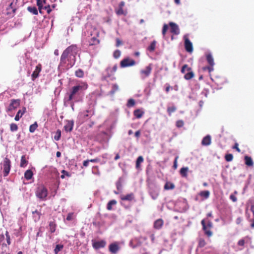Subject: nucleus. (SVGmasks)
Wrapping results in <instances>:
<instances>
[{"mask_svg":"<svg viewBox=\"0 0 254 254\" xmlns=\"http://www.w3.org/2000/svg\"><path fill=\"white\" fill-rule=\"evenodd\" d=\"M20 105V101L19 100H11L9 105L7 108V111L11 112L14 111Z\"/></svg>","mask_w":254,"mask_h":254,"instance_id":"4","label":"nucleus"},{"mask_svg":"<svg viewBox=\"0 0 254 254\" xmlns=\"http://www.w3.org/2000/svg\"><path fill=\"white\" fill-rule=\"evenodd\" d=\"M238 146H239L238 143L236 142L235 143L234 145L233 146V149H236L237 150V151H238V152H240L241 150L239 148Z\"/></svg>","mask_w":254,"mask_h":254,"instance_id":"49","label":"nucleus"},{"mask_svg":"<svg viewBox=\"0 0 254 254\" xmlns=\"http://www.w3.org/2000/svg\"><path fill=\"white\" fill-rule=\"evenodd\" d=\"M155 47H156V42L153 41L151 43L150 45L148 47V50H149L151 52H152L154 51Z\"/></svg>","mask_w":254,"mask_h":254,"instance_id":"32","label":"nucleus"},{"mask_svg":"<svg viewBox=\"0 0 254 254\" xmlns=\"http://www.w3.org/2000/svg\"><path fill=\"white\" fill-rule=\"evenodd\" d=\"M26 111L25 108L22 109V110H20L17 112L15 117V120L16 121H18L19 120L20 118L22 116V115L25 113Z\"/></svg>","mask_w":254,"mask_h":254,"instance_id":"21","label":"nucleus"},{"mask_svg":"<svg viewBox=\"0 0 254 254\" xmlns=\"http://www.w3.org/2000/svg\"><path fill=\"white\" fill-rule=\"evenodd\" d=\"M135 61L129 58H127L123 60L120 63L122 67L132 66L135 65Z\"/></svg>","mask_w":254,"mask_h":254,"instance_id":"5","label":"nucleus"},{"mask_svg":"<svg viewBox=\"0 0 254 254\" xmlns=\"http://www.w3.org/2000/svg\"><path fill=\"white\" fill-rule=\"evenodd\" d=\"M28 163V161L25 159V156H22L21 158L20 166L21 167H25Z\"/></svg>","mask_w":254,"mask_h":254,"instance_id":"29","label":"nucleus"},{"mask_svg":"<svg viewBox=\"0 0 254 254\" xmlns=\"http://www.w3.org/2000/svg\"><path fill=\"white\" fill-rule=\"evenodd\" d=\"M105 245L106 242L103 240L100 241L94 242L93 243V247L96 249L103 248L105 246Z\"/></svg>","mask_w":254,"mask_h":254,"instance_id":"15","label":"nucleus"},{"mask_svg":"<svg viewBox=\"0 0 254 254\" xmlns=\"http://www.w3.org/2000/svg\"><path fill=\"white\" fill-rule=\"evenodd\" d=\"M121 199L123 200H131L133 199L132 194H128L126 195H122Z\"/></svg>","mask_w":254,"mask_h":254,"instance_id":"30","label":"nucleus"},{"mask_svg":"<svg viewBox=\"0 0 254 254\" xmlns=\"http://www.w3.org/2000/svg\"><path fill=\"white\" fill-rule=\"evenodd\" d=\"M87 88V84L85 83H81L77 86H74L72 88L71 93L69 96V100H71L72 99L73 95L76 94L77 92L83 90H85Z\"/></svg>","mask_w":254,"mask_h":254,"instance_id":"1","label":"nucleus"},{"mask_svg":"<svg viewBox=\"0 0 254 254\" xmlns=\"http://www.w3.org/2000/svg\"><path fill=\"white\" fill-rule=\"evenodd\" d=\"M75 75L78 77H82L84 75L83 71L79 69L75 71Z\"/></svg>","mask_w":254,"mask_h":254,"instance_id":"42","label":"nucleus"},{"mask_svg":"<svg viewBox=\"0 0 254 254\" xmlns=\"http://www.w3.org/2000/svg\"><path fill=\"white\" fill-rule=\"evenodd\" d=\"M61 136V130H57L56 132V134L54 136V139L56 140H59L60 139Z\"/></svg>","mask_w":254,"mask_h":254,"instance_id":"40","label":"nucleus"},{"mask_svg":"<svg viewBox=\"0 0 254 254\" xmlns=\"http://www.w3.org/2000/svg\"><path fill=\"white\" fill-rule=\"evenodd\" d=\"M175 187L174 185L171 182H167L164 186V189L166 190L173 189Z\"/></svg>","mask_w":254,"mask_h":254,"instance_id":"28","label":"nucleus"},{"mask_svg":"<svg viewBox=\"0 0 254 254\" xmlns=\"http://www.w3.org/2000/svg\"><path fill=\"white\" fill-rule=\"evenodd\" d=\"M74 122L73 121H67L64 127L65 130L67 132L71 131L73 127Z\"/></svg>","mask_w":254,"mask_h":254,"instance_id":"14","label":"nucleus"},{"mask_svg":"<svg viewBox=\"0 0 254 254\" xmlns=\"http://www.w3.org/2000/svg\"><path fill=\"white\" fill-rule=\"evenodd\" d=\"M181 71L185 74L184 77L186 79H190V70L187 65L185 64L183 66Z\"/></svg>","mask_w":254,"mask_h":254,"instance_id":"8","label":"nucleus"},{"mask_svg":"<svg viewBox=\"0 0 254 254\" xmlns=\"http://www.w3.org/2000/svg\"><path fill=\"white\" fill-rule=\"evenodd\" d=\"M63 245H57L54 250L55 254H57L60 251H61L63 249Z\"/></svg>","mask_w":254,"mask_h":254,"instance_id":"36","label":"nucleus"},{"mask_svg":"<svg viewBox=\"0 0 254 254\" xmlns=\"http://www.w3.org/2000/svg\"><path fill=\"white\" fill-rule=\"evenodd\" d=\"M151 70L152 67L150 65H148L146 66L145 69L141 70L140 71L141 77L144 78L148 77L150 75Z\"/></svg>","mask_w":254,"mask_h":254,"instance_id":"10","label":"nucleus"},{"mask_svg":"<svg viewBox=\"0 0 254 254\" xmlns=\"http://www.w3.org/2000/svg\"><path fill=\"white\" fill-rule=\"evenodd\" d=\"M46 0H37V4L38 6L39 10L40 12H41V10L43 8V4L45 3Z\"/></svg>","mask_w":254,"mask_h":254,"instance_id":"27","label":"nucleus"},{"mask_svg":"<svg viewBox=\"0 0 254 254\" xmlns=\"http://www.w3.org/2000/svg\"><path fill=\"white\" fill-rule=\"evenodd\" d=\"M10 130L11 131H16L18 129L17 126L15 124H10Z\"/></svg>","mask_w":254,"mask_h":254,"instance_id":"43","label":"nucleus"},{"mask_svg":"<svg viewBox=\"0 0 254 254\" xmlns=\"http://www.w3.org/2000/svg\"><path fill=\"white\" fill-rule=\"evenodd\" d=\"M119 250V247L117 243H113L110 245L109 250L112 253H116Z\"/></svg>","mask_w":254,"mask_h":254,"instance_id":"18","label":"nucleus"},{"mask_svg":"<svg viewBox=\"0 0 254 254\" xmlns=\"http://www.w3.org/2000/svg\"><path fill=\"white\" fill-rule=\"evenodd\" d=\"M92 40L93 41L92 44H98L99 43V41L94 37L92 38Z\"/></svg>","mask_w":254,"mask_h":254,"instance_id":"54","label":"nucleus"},{"mask_svg":"<svg viewBox=\"0 0 254 254\" xmlns=\"http://www.w3.org/2000/svg\"><path fill=\"white\" fill-rule=\"evenodd\" d=\"M134 105V101L133 99H129L128 101V106H133Z\"/></svg>","mask_w":254,"mask_h":254,"instance_id":"55","label":"nucleus"},{"mask_svg":"<svg viewBox=\"0 0 254 254\" xmlns=\"http://www.w3.org/2000/svg\"><path fill=\"white\" fill-rule=\"evenodd\" d=\"M120 56H121V52L119 50H116L114 53V57L116 59L119 58L120 57Z\"/></svg>","mask_w":254,"mask_h":254,"instance_id":"46","label":"nucleus"},{"mask_svg":"<svg viewBox=\"0 0 254 254\" xmlns=\"http://www.w3.org/2000/svg\"><path fill=\"white\" fill-rule=\"evenodd\" d=\"M33 214H34V217L35 218V221H38L40 218V214L37 211H35L33 212Z\"/></svg>","mask_w":254,"mask_h":254,"instance_id":"41","label":"nucleus"},{"mask_svg":"<svg viewBox=\"0 0 254 254\" xmlns=\"http://www.w3.org/2000/svg\"><path fill=\"white\" fill-rule=\"evenodd\" d=\"M62 172L63 174L64 175V176H69L68 173L67 172H66L65 171L63 170Z\"/></svg>","mask_w":254,"mask_h":254,"instance_id":"61","label":"nucleus"},{"mask_svg":"<svg viewBox=\"0 0 254 254\" xmlns=\"http://www.w3.org/2000/svg\"><path fill=\"white\" fill-rule=\"evenodd\" d=\"M206 60L209 64V66L205 67L204 69H207L209 72L213 70V65H214V59L211 54H207L206 56Z\"/></svg>","mask_w":254,"mask_h":254,"instance_id":"3","label":"nucleus"},{"mask_svg":"<svg viewBox=\"0 0 254 254\" xmlns=\"http://www.w3.org/2000/svg\"><path fill=\"white\" fill-rule=\"evenodd\" d=\"M89 161L88 160H86V161H84L83 162V166H84V167H87V166H88V164H89Z\"/></svg>","mask_w":254,"mask_h":254,"instance_id":"58","label":"nucleus"},{"mask_svg":"<svg viewBox=\"0 0 254 254\" xmlns=\"http://www.w3.org/2000/svg\"><path fill=\"white\" fill-rule=\"evenodd\" d=\"M188 167H183L180 170V174L183 177H186L187 176V173L189 171Z\"/></svg>","mask_w":254,"mask_h":254,"instance_id":"24","label":"nucleus"},{"mask_svg":"<svg viewBox=\"0 0 254 254\" xmlns=\"http://www.w3.org/2000/svg\"><path fill=\"white\" fill-rule=\"evenodd\" d=\"M116 42H117L116 46L117 47L119 46L120 45H121L122 44V42L119 39H117L116 40Z\"/></svg>","mask_w":254,"mask_h":254,"instance_id":"59","label":"nucleus"},{"mask_svg":"<svg viewBox=\"0 0 254 254\" xmlns=\"http://www.w3.org/2000/svg\"><path fill=\"white\" fill-rule=\"evenodd\" d=\"M74 217L73 213H69L67 216L66 220L68 221H70L72 220Z\"/></svg>","mask_w":254,"mask_h":254,"instance_id":"45","label":"nucleus"},{"mask_svg":"<svg viewBox=\"0 0 254 254\" xmlns=\"http://www.w3.org/2000/svg\"><path fill=\"white\" fill-rule=\"evenodd\" d=\"M225 159L226 161L230 162L232 161L233 159V156L232 154H227L225 156Z\"/></svg>","mask_w":254,"mask_h":254,"instance_id":"39","label":"nucleus"},{"mask_svg":"<svg viewBox=\"0 0 254 254\" xmlns=\"http://www.w3.org/2000/svg\"><path fill=\"white\" fill-rule=\"evenodd\" d=\"M113 88H114V89L115 90H118V89L119 87H118V86L117 85H116V84H114V85H113Z\"/></svg>","mask_w":254,"mask_h":254,"instance_id":"63","label":"nucleus"},{"mask_svg":"<svg viewBox=\"0 0 254 254\" xmlns=\"http://www.w3.org/2000/svg\"><path fill=\"white\" fill-rule=\"evenodd\" d=\"M171 88V87L170 86H168L166 88V91L167 92H168Z\"/></svg>","mask_w":254,"mask_h":254,"instance_id":"64","label":"nucleus"},{"mask_svg":"<svg viewBox=\"0 0 254 254\" xmlns=\"http://www.w3.org/2000/svg\"><path fill=\"white\" fill-rule=\"evenodd\" d=\"M205 226H206L207 227L209 228H212L213 227V224L212 223V222L210 220H208L207 222V224L205 223Z\"/></svg>","mask_w":254,"mask_h":254,"instance_id":"50","label":"nucleus"},{"mask_svg":"<svg viewBox=\"0 0 254 254\" xmlns=\"http://www.w3.org/2000/svg\"><path fill=\"white\" fill-rule=\"evenodd\" d=\"M28 10L33 14H38V11L35 7H28L27 8Z\"/></svg>","mask_w":254,"mask_h":254,"instance_id":"33","label":"nucleus"},{"mask_svg":"<svg viewBox=\"0 0 254 254\" xmlns=\"http://www.w3.org/2000/svg\"><path fill=\"white\" fill-rule=\"evenodd\" d=\"M143 161V158L142 156H139L137 159L136 162V167L137 168H139L140 167V164L142 163Z\"/></svg>","mask_w":254,"mask_h":254,"instance_id":"34","label":"nucleus"},{"mask_svg":"<svg viewBox=\"0 0 254 254\" xmlns=\"http://www.w3.org/2000/svg\"><path fill=\"white\" fill-rule=\"evenodd\" d=\"M206 243L205 241L202 238H200L198 241V247L200 248H202L206 245Z\"/></svg>","mask_w":254,"mask_h":254,"instance_id":"37","label":"nucleus"},{"mask_svg":"<svg viewBox=\"0 0 254 254\" xmlns=\"http://www.w3.org/2000/svg\"><path fill=\"white\" fill-rule=\"evenodd\" d=\"M168 29V26L167 24H165L163 26V30H162V34L164 36L166 34V32L167 30Z\"/></svg>","mask_w":254,"mask_h":254,"instance_id":"47","label":"nucleus"},{"mask_svg":"<svg viewBox=\"0 0 254 254\" xmlns=\"http://www.w3.org/2000/svg\"><path fill=\"white\" fill-rule=\"evenodd\" d=\"M124 5H125V2L124 1H122L119 4V7H123L124 6Z\"/></svg>","mask_w":254,"mask_h":254,"instance_id":"60","label":"nucleus"},{"mask_svg":"<svg viewBox=\"0 0 254 254\" xmlns=\"http://www.w3.org/2000/svg\"><path fill=\"white\" fill-rule=\"evenodd\" d=\"M242 221V219L241 217H238L236 219V223L237 224H240L241 223Z\"/></svg>","mask_w":254,"mask_h":254,"instance_id":"57","label":"nucleus"},{"mask_svg":"<svg viewBox=\"0 0 254 254\" xmlns=\"http://www.w3.org/2000/svg\"><path fill=\"white\" fill-rule=\"evenodd\" d=\"M169 25L170 26V30L172 33L176 35L179 34L180 30L178 25L174 22H171L169 23Z\"/></svg>","mask_w":254,"mask_h":254,"instance_id":"11","label":"nucleus"},{"mask_svg":"<svg viewBox=\"0 0 254 254\" xmlns=\"http://www.w3.org/2000/svg\"><path fill=\"white\" fill-rule=\"evenodd\" d=\"M176 110V108L174 107H171L168 108V112L171 114Z\"/></svg>","mask_w":254,"mask_h":254,"instance_id":"52","label":"nucleus"},{"mask_svg":"<svg viewBox=\"0 0 254 254\" xmlns=\"http://www.w3.org/2000/svg\"><path fill=\"white\" fill-rule=\"evenodd\" d=\"M163 224V221L161 219H158L154 222V227L156 229H160Z\"/></svg>","mask_w":254,"mask_h":254,"instance_id":"23","label":"nucleus"},{"mask_svg":"<svg viewBox=\"0 0 254 254\" xmlns=\"http://www.w3.org/2000/svg\"><path fill=\"white\" fill-rule=\"evenodd\" d=\"M200 196L206 199L208 198L210 195V192L208 190H203L199 192Z\"/></svg>","mask_w":254,"mask_h":254,"instance_id":"25","label":"nucleus"},{"mask_svg":"<svg viewBox=\"0 0 254 254\" xmlns=\"http://www.w3.org/2000/svg\"><path fill=\"white\" fill-rule=\"evenodd\" d=\"M211 136L209 135H207L203 138L201 144L204 146H208L211 144Z\"/></svg>","mask_w":254,"mask_h":254,"instance_id":"17","label":"nucleus"},{"mask_svg":"<svg viewBox=\"0 0 254 254\" xmlns=\"http://www.w3.org/2000/svg\"><path fill=\"white\" fill-rule=\"evenodd\" d=\"M245 164L248 166H253L254 165L253 161L251 157L245 156L244 157Z\"/></svg>","mask_w":254,"mask_h":254,"instance_id":"20","label":"nucleus"},{"mask_svg":"<svg viewBox=\"0 0 254 254\" xmlns=\"http://www.w3.org/2000/svg\"><path fill=\"white\" fill-rule=\"evenodd\" d=\"M140 131L138 130V131H136V132H135V136H136V137H139V135H140Z\"/></svg>","mask_w":254,"mask_h":254,"instance_id":"62","label":"nucleus"},{"mask_svg":"<svg viewBox=\"0 0 254 254\" xmlns=\"http://www.w3.org/2000/svg\"><path fill=\"white\" fill-rule=\"evenodd\" d=\"M50 231L52 233H53L55 231V230H56V227H55V225L54 223H53V222H51L50 223Z\"/></svg>","mask_w":254,"mask_h":254,"instance_id":"44","label":"nucleus"},{"mask_svg":"<svg viewBox=\"0 0 254 254\" xmlns=\"http://www.w3.org/2000/svg\"><path fill=\"white\" fill-rule=\"evenodd\" d=\"M3 169L5 173L4 176H7L10 169V161L7 158H5L4 160Z\"/></svg>","mask_w":254,"mask_h":254,"instance_id":"9","label":"nucleus"},{"mask_svg":"<svg viewBox=\"0 0 254 254\" xmlns=\"http://www.w3.org/2000/svg\"><path fill=\"white\" fill-rule=\"evenodd\" d=\"M5 235H6V237L7 243H8V245H9L10 244V236L8 235V233L7 232H6Z\"/></svg>","mask_w":254,"mask_h":254,"instance_id":"53","label":"nucleus"},{"mask_svg":"<svg viewBox=\"0 0 254 254\" xmlns=\"http://www.w3.org/2000/svg\"><path fill=\"white\" fill-rule=\"evenodd\" d=\"M184 39H185V42L186 49L188 52H190V43L189 40V35H185Z\"/></svg>","mask_w":254,"mask_h":254,"instance_id":"16","label":"nucleus"},{"mask_svg":"<svg viewBox=\"0 0 254 254\" xmlns=\"http://www.w3.org/2000/svg\"><path fill=\"white\" fill-rule=\"evenodd\" d=\"M117 204V201L115 200H112L109 201L107 205V209L109 210H111L112 209V206L116 205Z\"/></svg>","mask_w":254,"mask_h":254,"instance_id":"31","label":"nucleus"},{"mask_svg":"<svg viewBox=\"0 0 254 254\" xmlns=\"http://www.w3.org/2000/svg\"><path fill=\"white\" fill-rule=\"evenodd\" d=\"M184 125V122L182 120H179L176 122V126L178 127H183Z\"/></svg>","mask_w":254,"mask_h":254,"instance_id":"48","label":"nucleus"},{"mask_svg":"<svg viewBox=\"0 0 254 254\" xmlns=\"http://www.w3.org/2000/svg\"><path fill=\"white\" fill-rule=\"evenodd\" d=\"M38 127V125L36 123L31 125L29 127V131L31 132H34Z\"/></svg>","mask_w":254,"mask_h":254,"instance_id":"38","label":"nucleus"},{"mask_svg":"<svg viewBox=\"0 0 254 254\" xmlns=\"http://www.w3.org/2000/svg\"><path fill=\"white\" fill-rule=\"evenodd\" d=\"M144 114V112L142 109L136 110L133 112L134 116L138 119L141 118Z\"/></svg>","mask_w":254,"mask_h":254,"instance_id":"19","label":"nucleus"},{"mask_svg":"<svg viewBox=\"0 0 254 254\" xmlns=\"http://www.w3.org/2000/svg\"><path fill=\"white\" fill-rule=\"evenodd\" d=\"M47 190L43 186H40L38 188L36 192V196L40 199L44 200L47 196Z\"/></svg>","mask_w":254,"mask_h":254,"instance_id":"2","label":"nucleus"},{"mask_svg":"<svg viewBox=\"0 0 254 254\" xmlns=\"http://www.w3.org/2000/svg\"><path fill=\"white\" fill-rule=\"evenodd\" d=\"M230 198L233 202H236L237 200V198L234 194H231Z\"/></svg>","mask_w":254,"mask_h":254,"instance_id":"51","label":"nucleus"},{"mask_svg":"<svg viewBox=\"0 0 254 254\" xmlns=\"http://www.w3.org/2000/svg\"><path fill=\"white\" fill-rule=\"evenodd\" d=\"M201 225L202 226V229L204 232V234L208 237H210L212 236L213 233L211 231V228H209L205 226V220L203 219L201 222Z\"/></svg>","mask_w":254,"mask_h":254,"instance_id":"7","label":"nucleus"},{"mask_svg":"<svg viewBox=\"0 0 254 254\" xmlns=\"http://www.w3.org/2000/svg\"><path fill=\"white\" fill-rule=\"evenodd\" d=\"M249 241V238L248 237H245L244 238L240 240L238 242V245L239 246L243 247L246 243H247Z\"/></svg>","mask_w":254,"mask_h":254,"instance_id":"26","label":"nucleus"},{"mask_svg":"<svg viewBox=\"0 0 254 254\" xmlns=\"http://www.w3.org/2000/svg\"><path fill=\"white\" fill-rule=\"evenodd\" d=\"M123 7H119L118 9L116 10V13L118 15H125L127 13L126 11H124Z\"/></svg>","mask_w":254,"mask_h":254,"instance_id":"35","label":"nucleus"},{"mask_svg":"<svg viewBox=\"0 0 254 254\" xmlns=\"http://www.w3.org/2000/svg\"><path fill=\"white\" fill-rule=\"evenodd\" d=\"M251 211L253 213V216H250V215L248 216V221L251 222V227L252 228H254V203L251 205Z\"/></svg>","mask_w":254,"mask_h":254,"instance_id":"12","label":"nucleus"},{"mask_svg":"<svg viewBox=\"0 0 254 254\" xmlns=\"http://www.w3.org/2000/svg\"><path fill=\"white\" fill-rule=\"evenodd\" d=\"M41 65L40 64H38L35 68V69L33 71L32 74V80H34L35 78H36L38 75L39 73L41 71Z\"/></svg>","mask_w":254,"mask_h":254,"instance_id":"13","label":"nucleus"},{"mask_svg":"<svg viewBox=\"0 0 254 254\" xmlns=\"http://www.w3.org/2000/svg\"><path fill=\"white\" fill-rule=\"evenodd\" d=\"M76 49V47L74 46H72L67 48L63 53L61 56V61H64L71 52L73 51H75Z\"/></svg>","mask_w":254,"mask_h":254,"instance_id":"6","label":"nucleus"},{"mask_svg":"<svg viewBox=\"0 0 254 254\" xmlns=\"http://www.w3.org/2000/svg\"><path fill=\"white\" fill-rule=\"evenodd\" d=\"M33 175V173L30 170H27L24 173V177L27 180L31 179L32 178Z\"/></svg>","mask_w":254,"mask_h":254,"instance_id":"22","label":"nucleus"},{"mask_svg":"<svg viewBox=\"0 0 254 254\" xmlns=\"http://www.w3.org/2000/svg\"><path fill=\"white\" fill-rule=\"evenodd\" d=\"M178 157H176L175 159V161H174V165H173V167L175 169H176L177 168V159H178Z\"/></svg>","mask_w":254,"mask_h":254,"instance_id":"56","label":"nucleus"}]
</instances>
